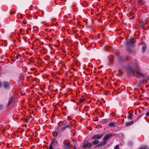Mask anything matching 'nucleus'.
I'll list each match as a JSON object with an SVG mask.
<instances>
[{
  "label": "nucleus",
  "instance_id": "nucleus-9",
  "mask_svg": "<svg viewBox=\"0 0 149 149\" xmlns=\"http://www.w3.org/2000/svg\"><path fill=\"white\" fill-rule=\"evenodd\" d=\"M109 125L111 127H115L116 125V124L114 122H111L109 123Z\"/></svg>",
  "mask_w": 149,
  "mask_h": 149
},
{
  "label": "nucleus",
  "instance_id": "nucleus-2",
  "mask_svg": "<svg viewBox=\"0 0 149 149\" xmlns=\"http://www.w3.org/2000/svg\"><path fill=\"white\" fill-rule=\"evenodd\" d=\"M102 136L103 135L102 134H96L92 136V139L97 140L98 139H100Z\"/></svg>",
  "mask_w": 149,
  "mask_h": 149
},
{
  "label": "nucleus",
  "instance_id": "nucleus-17",
  "mask_svg": "<svg viewBox=\"0 0 149 149\" xmlns=\"http://www.w3.org/2000/svg\"><path fill=\"white\" fill-rule=\"evenodd\" d=\"M52 144L53 143L50 144L49 146V149H54L52 147Z\"/></svg>",
  "mask_w": 149,
  "mask_h": 149
},
{
  "label": "nucleus",
  "instance_id": "nucleus-7",
  "mask_svg": "<svg viewBox=\"0 0 149 149\" xmlns=\"http://www.w3.org/2000/svg\"><path fill=\"white\" fill-rule=\"evenodd\" d=\"M3 84L4 87L5 88H8L10 85V83L8 82H4Z\"/></svg>",
  "mask_w": 149,
  "mask_h": 149
},
{
  "label": "nucleus",
  "instance_id": "nucleus-12",
  "mask_svg": "<svg viewBox=\"0 0 149 149\" xmlns=\"http://www.w3.org/2000/svg\"><path fill=\"white\" fill-rule=\"evenodd\" d=\"M99 141L98 140H95L93 142V144L94 145L98 144Z\"/></svg>",
  "mask_w": 149,
  "mask_h": 149
},
{
  "label": "nucleus",
  "instance_id": "nucleus-19",
  "mask_svg": "<svg viewBox=\"0 0 149 149\" xmlns=\"http://www.w3.org/2000/svg\"><path fill=\"white\" fill-rule=\"evenodd\" d=\"M67 128V127L66 126H64L62 128V130H65L66 128Z\"/></svg>",
  "mask_w": 149,
  "mask_h": 149
},
{
  "label": "nucleus",
  "instance_id": "nucleus-5",
  "mask_svg": "<svg viewBox=\"0 0 149 149\" xmlns=\"http://www.w3.org/2000/svg\"><path fill=\"white\" fill-rule=\"evenodd\" d=\"M92 146V144L91 143L88 142L84 145L82 147L83 148H91Z\"/></svg>",
  "mask_w": 149,
  "mask_h": 149
},
{
  "label": "nucleus",
  "instance_id": "nucleus-13",
  "mask_svg": "<svg viewBox=\"0 0 149 149\" xmlns=\"http://www.w3.org/2000/svg\"><path fill=\"white\" fill-rule=\"evenodd\" d=\"M133 116L132 113H129V115L127 116V118L129 119H130Z\"/></svg>",
  "mask_w": 149,
  "mask_h": 149
},
{
  "label": "nucleus",
  "instance_id": "nucleus-16",
  "mask_svg": "<svg viewBox=\"0 0 149 149\" xmlns=\"http://www.w3.org/2000/svg\"><path fill=\"white\" fill-rule=\"evenodd\" d=\"M147 22L146 21H142L141 23V25L142 26H143L145 25L146 24Z\"/></svg>",
  "mask_w": 149,
  "mask_h": 149
},
{
  "label": "nucleus",
  "instance_id": "nucleus-22",
  "mask_svg": "<svg viewBox=\"0 0 149 149\" xmlns=\"http://www.w3.org/2000/svg\"><path fill=\"white\" fill-rule=\"evenodd\" d=\"M66 126L67 127H67H70V126L69 125H66Z\"/></svg>",
  "mask_w": 149,
  "mask_h": 149
},
{
  "label": "nucleus",
  "instance_id": "nucleus-24",
  "mask_svg": "<svg viewBox=\"0 0 149 149\" xmlns=\"http://www.w3.org/2000/svg\"><path fill=\"white\" fill-rule=\"evenodd\" d=\"M33 69H31V70H33Z\"/></svg>",
  "mask_w": 149,
  "mask_h": 149
},
{
  "label": "nucleus",
  "instance_id": "nucleus-4",
  "mask_svg": "<svg viewBox=\"0 0 149 149\" xmlns=\"http://www.w3.org/2000/svg\"><path fill=\"white\" fill-rule=\"evenodd\" d=\"M64 147L66 149L69 148V146H70V143L67 141H64Z\"/></svg>",
  "mask_w": 149,
  "mask_h": 149
},
{
  "label": "nucleus",
  "instance_id": "nucleus-21",
  "mask_svg": "<svg viewBox=\"0 0 149 149\" xmlns=\"http://www.w3.org/2000/svg\"><path fill=\"white\" fill-rule=\"evenodd\" d=\"M146 116H149V111L147 113H146Z\"/></svg>",
  "mask_w": 149,
  "mask_h": 149
},
{
  "label": "nucleus",
  "instance_id": "nucleus-20",
  "mask_svg": "<svg viewBox=\"0 0 149 149\" xmlns=\"http://www.w3.org/2000/svg\"><path fill=\"white\" fill-rule=\"evenodd\" d=\"M114 149H119V146L118 145H117L116 146Z\"/></svg>",
  "mask_w": 149,
  "mask_h": 149
},
{
  "label": "nucleus",
  "instance_id": "nucleus-8",
  "mask_svg": "<svg viewBox=\"0 0 149 149\" xmlns=\"http://www.w3.org/2000/svg\"><path fill=\"white\" fill-rule=\"evenodd\" d=\"M106 143L105 142L104 143V142L103 141V142H101L98 145H96V147H98L99 146H102L104 145Z\"/></svg>",
  "mask_w": 149,
  "mask_h": 149
},
{
  "label": "nucleus",
  "instance_id": "nucleus-11",
  "mask_svg": "<svg viewBox=\"0 0 149 149\" xmlns=\"http://www.w3.org/2000/svg\"><path fill=\"white\" fill-rule=\"evenodd\" d=\"M146 45H144L142 47V51L144 53L146 50Z\"/></svg>",
  "mask_w": 149,
  "mask_h": 149
},
{
  "label": "nucleus",
  "instance_id": "nucleus-14",
  "mask_svg": "<svg viewBox=\"0 0 149 149\" xmlns=\"http://www.w3.org/2000/svg\"><path fill=\"white\" fill-rule=\"evenodd\" d=\"M139 149H149V148L147 146H144L141 147Z\"/></svg>",
  "mask_w": 149,
  "mask_h": 149
},
{
  "label": "nucleus",
  "instance_id": "nucleus-3",
  "mask_svg": "<svg viewBox=\"0 0 149 149\" xmlns=\"http://www.w3.org/2000/svg\"><path fill=\"white\" fill-rule=\"evenodd\" d=\"M111 135L108 134L105 136L103 138L104 141L106 143L111 138Z\"/></svg>",
  "mask_w": 149,
  "mask_h": 149
},
{
  "label": "nucleus",
  "instance_id": "nucleus-1",
  "mask_svg": "<svg viewBox=\"0 0 149 149\" xmlns=\"http://www.w3.org/2000/svg\"><path fill=\"white\" fill-rule=\"evenodd\" d=\"M126 44L128 51L129 52H130V51L129 49V47H133L134 44L131 41H127L126 43Z\"/></svg>",
  "mask_w": 149,
  "mask_h": 149
},
{
  "label": "nucleus",
  "instance_id": "nucleus-18",
  "mask_svg": "<svg viewBox=\"0 0 149 149\" xmlns=\"http://www.w3.org/2000/svg\"><path fill=\"white\" fill-rule=\"evenodd\" d=\"M136 73H137V74L139 75H143V74L141 73V72H139L138 71H136Z\"/></svg>",
  "mask_w": 149,
  "mask_h": 149
},
{
  "label": "nucleus",
  "instance_id": "nucleus-10",
  "mask_svg": "<svg viewBox=\"0 0 149 149\" xmlns=\"http://www.w3.org/2000/svg\"><path fill=\"white\" fill-rule=\"evenodd\" d=\"M13 97H11L9 100V101H8V106L12 102V101H13Z\"/></svg>",
  "mask_w": 149,
  "mask_h": 149
},
{
  "label": "nucleus",
  "instance_id": "nucleus-23",
  "mask_svg": "<svg viewBox=\"0 0 149 149\" xmlns=\"http://www.w3.org/2000/svg\"><path fill=\"white\" fill-rule=\"evenodd\" d=\"M2 86V84L1 83V81H0V87H1Z\"/></svg>",
  "mask_w": 149,
  "mask_h": 149
},
{
  "label": "nucleus",
  "instance_id": "nucleus-15",
  "mask_svg": "<svg viewBox=\"0 0 149 149\" xmlns=\"http://www.w3.org/2000/svg\"><path fill=\"white\" fill-rule=\"evenodd\" d=\"M85 100L86 98H81L79 100V102L80 103L81 102H83Z\"/></svg>",
  "mask_w": 149,
  "mask_h": 149
},
{
  "label": "nucleus",
  "instance_id": "nucleus-6",
  "mask_svg": "<svg viewBox=\"0 0 149 149\" xmlns=\"http://www.w3.org/2000/svg\"><path fill=\"white\" fill-rule=\"evenodd\" d=\"M134 123L133 120H131L130 122H126L125 123V125L126 126H129L132 125Z\"/></svg>",
  "mask_w": 149,
  "mask_h": 149
}]
</instances>
